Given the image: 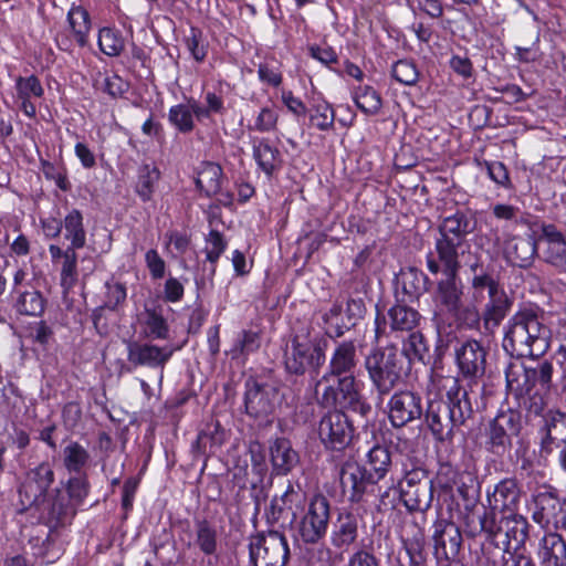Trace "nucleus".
<instances>
[{"instance_id": "obj_1", "label": "nucleus", "mask_w": 566, "mask_h": 566, "mask_svg": "<svg viewBox=\"0 0 566 566\" xmlns=\"http://www.w3.org/2000/svg\"><path fill=\"white\" fill-rule=\"evenodd\" d=\"M431 387L439 398L429 400L426 421L440 441L451 439L454 431L472 417L473 409L469 390L453 375L434 373Z\"/></svg>"}, {"instance_id": "obj_2", "label": "nucleus", "mask_w": 566, "mask_h": 566, "mask_svg": "<svg viewBox=\"0 0 566 566\" xmlns=\"http://www.w3.org/2000/svg\"><path fill=\"white\" fill-rule=\"evenodd\" d=\"M55 474L48 462L27 472L19 486L21 511L35 510L52 527L70 523L71 506L61 489H51Z\"/></svg>"}, {"instance_id": "obj_3", "label": "nucleus", "mask_w": 566, "mask_h": 566, "mask_svg": "<svg viewBox=\"0 0 566 566\" xmlns=\"http://www.w3.org/2000/svg\"><path fill=\"white\" fill-rule=\"evenodd\" d=\"M470 220L463 212H457L443 219L439 226V237L436 240L434 251L438 260L432 253L427 255V266L432 274H438L440 264L446 266L450 273L460 269L463 260L472 271H475L479 262L470 254V244L465 237L470 233Z\"/></svg>"}, {"instance_id": "obj_4", "label": "nucleus", "mask_w": 566, "mask_h": 566, "mask_svg": "<svg viewBox=\"0 0 566 566\" xmlns=\"http://www.w3.org/2000/svg\"><path fill=\"white\" fill-rule=\"evenodd\" d=\"M552 375L553 366L548 361L527 368L522 361L514 360L505 369L506 388L521 407L539 416L548 406Z\"/></svg>"}, {"instance_id": "obj_5", "label": "nucleus", "mask_w": 566, "mask_h": 566, "mask_svg": "<svg viewBox=\"0 0 566 566\" xmlns=\"http://www.w3.org/2000/svg\"><path fill=\"white\" fill-rule=\"evenodd\" d=\"M551 331L536 313L524 310L509 321L503 338V348L511 356L537 357L549 346Z\"/></svg>"}, {"instance_id": "obj_6", "label": "nucleus", "mask_w": 566, "mask_h": 566, "mask_svg": "<svg viewBox=\"0 0 566 566\" xmlns=\"http://www.w3.org/2000/svg\"><path fill=\"white\" fill-rule=\"evenodd\" d=\"M365 368L382 401L402 380L403 356L395 346L377 348L366 356Z\"/></svg>"}, {"instance_id": "obj_7", "label": "nucleus", "mask_w": 566, "mask_h": 566, "mask_svg": "<svg viewBox=\"0 0 566 566\" xmlns=\"http://www.w3.org/2000/svg\"><path fill=\"white\" fill-rule=\"evenodd\" d=\"M253 566H285L290 558L286 536L277 531L260 532L249 538Z\"/></svg>"}, {"instance_id": "obj_8", "label": "nucleus", "mask_w": 566, "mask_h": 566, "mask_svg": "<svg viewBox=\"0 0 566 566\" xmlns=\"http://www.w3.org/2000/svg\"><path fill=\"white\" fill-rule=\"evenodd\" d=\"M400 499L410 512H423L433 499L432 482L421 468L408 471L399 482Z\"/></svg>"}, {"instance_id": "obj_9", "label": "nucleus", "mask_w": 566, "mask_h": 566, "mask_svg": "<svg viewBox=\"0 0 566 566\" xmlns=\"http://www.w3.org/2000/svg\"><path fill=\"white\" fill-rule=\"evenodd\" d=\"M329 501L324 495L312 497L308 507L297 523L300 538L306 544H316L326 535L329 523Z\"/></svg>"}, {"instance_id": "obj_10", "label": "nucleus", "mask_w": 566, "mask_h": 566, "mask_svg": "<svg viewBox=\"0 0 566 566\" xmlns=\"http://www.w3.org/2000/svg\"><path fill=\"white\" fill-rule=\"evenodd\" d=\"M521 412L512 409L501 411L490 422L488 444L495 454H504L512 447V438L517 437L522 429Z\"/></svg>"}, {"instance_id": "obj_11", "label": "nucleus", "mask_w": 566, "mask_h": 566, "mask_svg": "<svg viewBox=\"0 0 566 566\" xmlns=\"http://www.w3.org/2000/svg\"><path fill=\"white\" fill-rule=\"evenodd\" d=\"M486 349L478 340L471 339L455 348V363L463 378L469 379V392L478 385L485 373Z\"/></svg>"}, {"instance_id": "obj_12", "label": "nucleus", "mask_w": 566, "mask_h": 566, "mask_svg": "<svg viewBox=\"0 0 566 566\" xmlns=\"http://www.w3.org/2000/svg\"><path fill=\"white\" fill-rule=\"evenodd\" d=\"M353 426L347 416L339 410L324 415L318 423L321 441L331 449L342 450L353 438Z\"/></svg>"}, {"instance_id": "obj_13", "label": "nucleus", "mask_w": 566, "mask_h": 566, "mask_svg": "<svg viewBox=\"0 0 566 566\" xmlns=\"http://www.w3.org/2000/svg\"><path fill=\"white\" fill-rule=\"evenodd\" d=\"M387 409L391 424L397 428L403 427L421 417V397L410 390L397 391L390 397Z\"/></svg>"}, {"instance_id": "obj_14", "label": "nucleus", "mask_w": 566, "mask_h": 566, "mask_svg": "<svg viewBox=\"0 0 566 566\" xmlns=\"http://www.w3.org/2000/svg\"><path fill=\"white\" fill-rule=\"evenodd\" d=\"M494 240L502 249L504 258L511 264L520 268L528 266L537 253V245L532 237H512L506 233L500 235L499 232H495Z\"/></svg>"}, {"instance_id": "obj_15", "label": "nucleus", "mask_w": 566, "mask_h": 566, "mask_svg": "<svg viewBox=\"0 0 566 566\" xmlns=\"http://www.w3.org/2000/svg\"><path fill=\"white\" fill-rule=\"evenodd\" d=\"M244 405L247 413L255 419L271 415L277 398L276 389L271 385H260L254 380L247 381Z\"/></svg>"}, {"instance_id": "obj_16", "label": "nucleus", "mask_w": 566, "mask_h": 566, "mask_svg": "<svg viewBox=\"0 0 566 566\" xmlns=\"http://www.w3.org/2000/svg\"><path fill=\"white\" fill-rule=\"evenodd\" d=\"M325 361V354L319 345L301 343L294 339L292 349L286 354L285 366L289 371L304 374L308 367L318 368Z\"/></svg>"}, {"instance_id": "obj_17", "label": "nucleus", "mask_w": 566, "mask_h": 566, "mask_svg": "<svg viewBox=\"0 0 566 566\" xmlns=\"http://www.w3.org/2000/svg\"><path fill=\"white\" fill-rule=\"evenodd\" d=\"M337 377V407L367 416L371 407L363 396V384L354 375Z\"/></svg>"}, {"instance_id": "obj_18", "label": "nucleus", "mask_w": 566, "mask_h": 566, "mask_svg": "<svg viewBox=\"0 0 566 566\" xmlns=\"http://www.w3.org/2000/svg\"><path fill=\"white\" fill-rule=\"evenodd\" d=\"M339 481L343 494L350 502H359L366 492L367 485L376 483L366 468L356 462L343 464L339 472Z\"/></svg>"}, {"instance_id": "obj_19", "label": "nucleus", "mask_w": 566, "mask_h": 566, "mask_svg": "<svg viewBox=\"0 0 566 566\" xmlns=\"http://www.w3.org/2000/svg\"><path fill=\"white\" fill-rule=\"evenodd\" d=\"M127 359L134 366H147L150 368H164L172 356L175 349L171 346L159 347L151 344L129 343Z\"/></svg>"}, {"instance_id": "obj_20", "label": "nucleus", "mask_w": 566, "mask_h": 566, "mask_svg": "<svg viewBox=\"0 0 566 566\" xmlns=\"http://www.w3.org/2000/svg\"><path fill=\"white\" fill-rule=\"evenodd\" d=\"M305 496L298 483L287 481L286 488L281 495L272 499L270 507L266 511V520L269 523H276L284 512H291L295 517L296 510L304 502Z\"/></svg>"}, {"instance_id": "obj_21", "label": "nucleus", "mask_w": 566, "mask_h": 566, "mask_svg": "<svg viewBox=\"0 0 566 566\" xmlns=\"http://www.w3.org/2000/svg\"><path fill=\"white\" fill-rule=\"evenodd\" d=\"M458 271L459 270H455L454 273H450L446 270V266H442V272L446 274L447 279L438 283L434 297L437 311L439 313H447L451 316H455L460 310L462 291L455 281Z\"/></svg>"}, {"instance_id": "obj_22", "label": "nucleus", "mask_w": 566, "mask_h": 566, "mask_svg": "<svg viewBox=\"0 0 566 566\" xmlns=\"http://www.w3.org/2000/svg\"><path fill=\"white\" fill-rule=\"evenodd\" d=\"M488 502L493 512L502 515L517 511L520 503V489L514 480L505 479L497 483L494 491L488 494Z\"/></svg>"}, {"instance_id": "obj_23", "label": "nucleus", "mask_w": 566, "mask_h": 566, "mask_svg": "<svg viewBox=\"0 0 566 566\" xmlns=\"http://www.w3.org/2000/svg\"><path fill=\"white\" fill-rule=\"evenodd\" d=\"M358 537V518L350 512H340L333 525L331 534L332 545L347 552Z\"/></svg>"}, {"instance_id": "obj_24", "label": "nucleus", "mask_w": 566, "mask_h": 566, "mask_svg": "<svg viewBox=\"0 0 566 566\" xmlns=\"http://www.w3.org/2000/svg\"><path fill=\"white\" fill-rule=\"evenodd\" d=\"M546 243L544 260L566 272V238L554 226H544L541 239Z\"/></svg>"}, {"instance_id": "obj_25", "label": "nucleus", "mask_w": 566, "mask_h": 566, "mask_svg": "<svg viewBox=\"0 0 566 566\" xmlns=\"http://www.w3.org/2000/svg\"><path fill=\"white\" fill-rule=\"evenodd\" d=\"M17 101L19 102L20 109L30 118L36 115V107L32 103L33 97H41L44 90L35 75L27 77L19 76L15 80Z\"/></svg>"}, {"instance_id": "obj_26", "label": "nucleus", "mask_w": 566, "mask_h": 566, "mask_svg": "<svg viewBox=\"0 0 566 566\" xmlns=\"http://www.w3.org/2000/svg\"><path fill=\"white\" fill-rule=\"evenodd\" d=\"M270 457L273 471L276 474L286 475L298 463V454L292 443L284 438L275 439L270 446Z\"/></svg>"}, {"instance_id": "obj_27", "label": "nucleus", "mask_w": 566, "mask_h": 566, "mask_svg": "<svg viewBox=\"0 0 566 566\" xmlns=\"http://www.w3.org/2000/svg\"><path fill=\"white\" fill-rule=\"evenodd\" d=\"M357 366L356 346L353 342H340L336 345L331 359L328 373L335 376L353 375Z\"/></svg>"}, {"instance_id": "obj_28", "label": "nucleus", "mask_w": 566, "mask_h": 566, "mask_svg": "<svg viewBox=\"0 0 566 566\" xmlns=\"http://www.w3.org/2000/svg\"><path fill=\"white\" fill-rule=\"evenodd\" d=\"M538 555L547 566H566V543L557 533L546 534L541 541Z\"/></svg>"}, {"instance_id": "obj_29", "label": "nucleus", "mask_w": 566, "mask_h": 566, "mask_svg": "<svg viewBox=\"0 0 566 566\" xmlns=\"http://www.w3.org/2000/svg\"><path fill=\"white\" fill-rule=\"evenodd\" d=\"M222 168L214 163H202L198 169L196 185L207 196L211 197L220 192Z\"/></svg>"}, {"instance_id": "obj_30", "label": "nucleus", "mask_w": 566, "mask_h": 566, "mask_svg": "<svg viewBox=\"0 0 566 566\" xmlns=\"http://www.w3.org/2000/svg\"><path fill=\"white\" fill-rule=\"evenodd\" d=\"M62 462L69 473H83L91 462V454L80 442L70 441L62 450Z\"/></svg>"}, {"instance_id": "obj_31", "label": "nucleus", "mask_w": 566, "mask_h": 566, "mask_svg": "<svg viewBox=\"0 0 566 566\" xmlns=\"http://www.w3.org/2000/svg\"><path fill=\"white\" fill-rule=\"evenodd\" d=\"M510 307L511 302L502 289L489 295V303L485 305V311L483 313L485 326H499L506 316Z\"/></svg>"}, {"instance_id": "obj_32", "label": "nucleus", "mask_w": 566, "mask_h": 566, "mask_svg": "<svg viewBox=\"0 0 566 566\" xmlns=\"http://www.w3.org/2000/svg\"><path fill=\"white\" fill-rule=\"evenodd\" d=\"M67 21L73 36L80 46H85L88 42V33L92 24L90 14L82 6H72L67 13Z\"/></svg>"}, {"instance_id": "obj_33", "label": "nucleus", "mask_w": 566, "mask_h": 566, "mask_svg": "<svg viewBox=\"0 0 566 566\" xmlns=\"http://www.w3.org/2000/svg\"><path fill=\"white\" fill-rule=\"evenodd\" d=\"M390 327L395 332H412L420 321L419 313L407 305L397 304L388 312Z\"/></svg>"}, {"instance_id": "obj_34", "label": "nucleus", "mask_w": 566, "mask_h": 566, "mask_svg": "<svg viewBox=\"0 0 566 566\" xmlns=\"http://www.w3.org/2000/svg\"><path fill=\"white\" fill-rule=\"evenodd\" d=\"M253 157L259 167L269 176L272 175L280 165L279 149L270 145L269 140L263 138L253 140Z\"/></svg>"}, {"instance_id": "obj_35", "label": "nucleus", "mask_w": 566, "mask_h": 566, "mask_svg": "<svg viewBox=\"0 0 566 566\" xmlns=\"http://www.w3.org/2000/svg\"><path fill=\"white\" fill-rule=\"evenodd\" d=\"M433 539L436 545L442 548L449 547L457 552L461 545V533L454 523L439 520L433 525Z\"/></svg>"}, {"instance_id": "obj_36", "label": "nucleus", "mask_w": 566, "mask_h": 566, "mask_svg": "<svg viewBox=\"0 0 566 566\" xmlns=\"http://www.w3.org/2000/svg\"><path fill=\"white\" fill-rule=\"evenodd\" d=\"M75 474L67 480L65 491L62 490L66 496V503L71 506L70 521L75 514V506L81 504L90 492L87 476L84 473Z\"/></svg>"}, {"instance_id": "obj_37", "label": "nucleus", "mask_w": 566, "mask_h": 566, "mask_svg": "<svg viewBox=\"0 0 566 566\" xmlns=\"http://www.w3.org/2000/svg\"><path fill=\"white\" fill-rule=\"evenodd\" d=\"M314 397L321 407H337V377L325 373L315 384Z\"/></svg>"}, {"instance_id": "obj_38", "label": "nucleus", "mask_w": 566, "mask_h": 566, "mask_svg": "<svg viewBox=\"0 0 566 566\" xmlns=\"http://www.w3.org/2000/svg\"><path fill=\"white\" fill-rule=\"evenodd\" d=\"M160 171L154 164H144L138 169L136 192L143 201H149L155 192Z\"/></svg>"}, {"instance_id": "obj_39", "label": "nucleus", "mask_w": 566, "mask_h": 566, "mask_svg": "<svg viewBox=\"0 0 566 566\" xmlns=\"http://www.w3.org/2000/svg\"><path fill=\"white\" fill-rule=\"evenodd\" d=\"M65 238L71 241L67 249H81L85 245L86 233L82 213L74 209L64 218Z\"/></svg>"}, {"instance_id": "obj_40", "label": "nucleus", "mask_w": 566, "mask_h": 566, "mask_svg": "<svg viewBox=\"0 0 566 566\" xmlns=\"http://www.w3.org/2000/svg\"><path fill=\"white\" fill-rule=\"evenodd\" d=\"M367 463L370 467V472L368 473L377 483L385 478L391 465L388 449L378 444L374 446L367 454Z\"/></svg>"}, {"instance_id": "obj_41", "label": "nucleus", "mask_w": 566, "mask_h": 566, "mask_svg": "<svg viewBox=\"0 0 566 566\" xmlns=\"http://www.w3.org/2000/svg\"><path fill=\"white\" fill-rule=\"evenodd\" d=\"M17 311L22 315L40 316L45 308V300L36 290L19 293L15 302Z\"/></svg>"}, {"instance_id": "obj_42", "label": "nucleus", "mask_w": 566, "mask_h": 566, "mask_svg": "<svg viewBox=\"0 0 566 566\" xmlns=\"http://www.w3.org/2000/svg\"><path fill=\"white\" fill-rule=\"evenodd\" d=\"M503 531L506 536L518 542H524L527 537L528 523L526 518L516 511L502 515Z\"/></svg>"}, {"instance_id": "obj_43", "label": "nucleus", "mask_w": 566, "mask_h": 566, "mask_svg": "<svg viewBox=\"0 0 566 566\" xmlns=\"http://www.w3.org/2000/svg\"><path fill=\"white\" fill-rule=\"evenodd\" d=\"M145 335L155 339H166L168 337V324L163 315L156 308H145L144 313Z\"/></svg>"}, {"instance_id": "obj_44", "label": "nucleus", "mask_w": 566, "mask_h": 566, "mask_svg": "<svg viewBox=\"0 0 566 566\" xmlns=\"http://www.w3.org/2000/svg\"><path fill=\"white\" fill-rule=\"evenodd\" d=\"M98 46L104 54L118 56L125 48V41L119 31L103 28L98 32Z\"/></svg>"}, {"instance_id": "obj_45", "label": "nucleus", "mask_w": 566, "mask_h": 566, "mask_svg": "<svg viewBox=\"0 0 566 566\" xmlns=\"http://www.w3.org/2000/svg\"><path fill=\"white\" fill-rule=\"evenodd\" d=\"M196 545L206 555H212L217 551V531L207 521H199L196 524Z\"/></svg>"}, {"instance_id": "obj_46", "label": "nucleus", "mask_w": 566, "mask_h": 566, "mask_svg": "<svg viewBox=\"0 0 566 566\" xmlns=\"http://www.w3.org/2000/svg\"><path fill=\"white\" fill-rule=\"evenodd\" d=\"M226 441V431L221 428L219 422L207 424L206 429L202 430L197 438V446L203 452H212L214 448L223 444Z\"/></svg>"}, {"instance_id": "obj_47", "label": "nucleus", "mask_w": 566, "mask_h": 566, "mask_svg": "<svg viewBox=\"0 0 566 566\" xmlns=\"http://www.w3.org/2000/svg\"><path fill=\"white\" fill-rule=\"evenodd\" d=\"M546 438L558 446L566 443V413L551 411L546 418Z\"/></svg>"}, {"instance_id": "obj_48", "label": "nucleus", "mask_w": 566, "mask_h": 566, "mask_svg": "<svg viewBox=\"0 0 566 566\" xmlns=\"http://www.w3.org/2000/svg\"><path fill=\"white\" fill-rule=\"evenodd\" d=\"M357 107L367 115H375L381 108L379 94L370 86L358 87L354 94Z\"/></svg>"}, {"instance_id": "obj_49", "label": "nucleus", "mask_w": 566, "mask_h": 566, "mask_svg": "<svg viewBox=\"0 0 566 566\" xmlns=\"http://www.w3.org/2000/svg\"><path fill=\"white\" fill-rule=\"evenodd\" d=\"M260 345L259 333L244 329L238 335L237 343L231 349L232 358H240L241 356L254 353L260 348Z\"/></svg>"}, {"instance_id": "obj_50", "label": "nucleus", "mask_w": 566, "mask_h": 566, "mask_svg": "<svg viewBox=\"0 0 566 566\" xmlns=\"http://www.w3.org/2000/svg\"><path fill=\"white\" fill-rule=\"evenodd\" d=\"M401 284L407 295L416 297L426 290V276L417 269L410 268L401 272Z\"/></svg>"}, {"instance_id": "obj_51", "label": "nucleus", "mask_w": 566, "mask_h": 566, "mask_svg": "<svg viewBox=\"0 0 566 566\" xmlns=\"http://www.w3.org/2000/svg\"><path fill=\"white\" fill-rule=\"evenodd\" d=\"M392 77L403 85H415L419 80L416 64L409 60L397 61L391 69Z\"/></svg>"}, {"instance_id": "obj_52", "label": "nucleus", "mask_w": 566, "mask_h": 566, "mask_svg": "<svg viewBox=\"0 0 566 566\" xmlns=\"http://www.w3.org/2000/svg\"><path fill=\"white\" fill-rule=\"evenodd\" d=\"M310 119L319 130H328L334 126V109L326 102L317 103L313 106Z\"/></svg>"}, {"instance_id": "obj_53", "label": "nucleus", "mask_w": 566, "mask_h": 566, "mask_svg": "<svg viewBox=\"0 0 566 566\" xmlns=\"http://www.w3.org/2000/svg\"><path fill=\"white\" fill-rule=\"evenodd\" d=\"M77 255L75 250L66 249L65 259L61 269V285L65 291L71 290L77 281Z\"/></svg>"}, {"instance_id": "obj_54", "label": "nucleus", "mask_w": 566, "mask_h": 566, "mask_svg": "<svg viewBox=\"0 0 566 566\" xmlns=\"http://www.w3.org/2000/svg\"><path fill=\"white\" fill-rule=\"evenodd\" d=\"M169 120L181 133H189L193 129V118L188 104H178L169 109Z\"/></svg>"}, {"instance_id": "obj_55", "label": "nucleus", "mask_w": 566, "mask_h": 566, "mask_svg": "<svg viewBox=\"0 0 566 566\" xmlns=\"http://www.w3.org/2000/svg\"><path fill=\"white\" fill-rule=\"evenodd\" d=\"M186 46L193 59L201 62L207 56V43L202 32L197 28H191L189 34L185 39Z\"/></svg>"}, {"instance_id": "obj_56", "label": "nucleus", "mask_w": 566, "mask_h": 566, "mask_svg": "<svg viewBox=\"0 0 566 566\" xmlns=\"http://www.w3.org/2000/svg\"><path fill=\"white\" fill-rule=\"evenodd\" d=\"M277 119L279 114L274 108L263 107L250 129L261 133L272 132L276 128Z\"/></svg>"}, {"instance_id": "obj_57", "label": "nucleus", "mask_w": 566, "mask_h": 566, "mask_svg": "<svg viewBox=\"0 0 566 566\" xmlns=\"http://www.w3.org/2000/svg\"><path fill=\"white\" fill-rule=\"evenodd\" d=\"M403 353L408 359H422L427 353V346L423 336L419 332H412L403 344Z\"/></svg>"}, {"instance_id": "obj_58", "label": "nucleus", "mask_w": 566, "mask_h": 566, "mask_svg": "<svg viewBox=\"0 0 566 566\" xmlns=\"http://www.w3.org/2000/svg\"><path fill=\"white\" fill-rule=\"evenodd\" d=\"M224 250L226 242L222 235L218 231L212 230L206 240L205 252L207 260L216 263Z\"/></svg>"}, {"instance_id": "obj_59", "label": "nucleus", "mask_w": 566, "mask_h": 566, "mask_svg": "<svg viewBox=\"0 0 566 566\" xmlns=\"http://www.w3.org/2000/svg\"><path fill=\"white\" fill-rule=\"evenodd\" d=\"M495 513L492 510L490 512L484 511L482 515H479V525L474 527L473 533L485 532L490 536H495L503 531L502 520L500 522L495 518Z\"/></svg>"}, {"instance_id": "obj_60", "label": "nucleus", "mask_w": 566, "mask_h": 566, "mask_svg": "<svg viewBox=\"0 0 566 566\" xmlns=\"http://www.w3.org/2000/svg\"><path fill=\"white\" fill-rule=\"evenodd\" d=\"M104 306L109 310L118 308L126 300V287L122 283H106Z\"/></svg>"}, {"instance_id": "obj_61", "label": "nucleus", "mask_w": 566, "mask_h": 566, "mask_svg": "<svg viewBox=\"0 0 566 566\" xmlns=\"http://www.w3.org/2000/svg\"><path fill=\"white\" fill-rule=\"evenodd\" d=\"M485 168L489 177L497 185L509 188L511 186L507 168L501 161H486Z\"/></svg>"}, {"instance_id": "obj_62", "label": "nucleus", "mask_w": 566, "mask_h": 566, "mask_svg": "<svg viewBox=\"0 0 566 566\" xmlns=\"http://www.w3.org/2000/svg\"><path fill=\"white\" fill-rule=\"evenodd\" d=\"M145 260L153 279L164 277L166 263L156 250L147 251Z\"/></svg>"}, {"instance_id": "obj_63", "label": "nucleus", "mask_w": 566, "mask_h": 566, "mask_svg": "<svg viewBox=\"0 0 566 566\" xmlns=\"http://www.w3.org/2000/svg\"><path fill=\"white\" fill-rule=\"evenodd\" d=\"M282 102L286 106V108L296 116H304L306 114L305 104L293 95L290 91L282 92Z\"/></svg>"}, {"instance_id": "obj_64", "label": "nucleus", "mask_w": 566, "mask_h": 566, "mask_svg": "<svg viewBox=\"0 0 566 566\" xmlns=\"http://www.w3.org/2000/svg\"><path fill=\"white\" fill-rule=\"evenodd\" d=\"M346 566H378V562L373 554L360 549L349 557Z\"/></svg>"}]
</instances>
